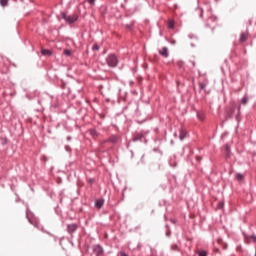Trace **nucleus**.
Masks as SVG:
<instances>
[{
	"instance_id": "f257e3e1",
	"label": "nucleus",
	"mask_w": 256,
	"mask_h": 256,
	"mask_svg": "<svg viewBox=\"0 0 256 256\" xmlns=\"http://www.w3.org/2000/svg\"><path fill=\"white\" fill-rule=\"evenodd\" d=\"M119 141H121V137H119V135L117 134H113V135H110L109 138L102 141L101 147L102 149H106V150L113 149V146L117 145Z\"/></svg>"
},
{
	"instance_id": "f03ea898",
	"label": "nucleus",
	"mask_w": 256,
	"mask_h": 256,
	"mask_svg": "<svg viewBox=\"0 0 256 256\" xmlns=\"http://www.w3.org/2000/svg\"><path fill=\"white\" fill-rule=\"evenodd\" d=\"M106 63L108 67H116L119 65V59L116 57L115 54H110L106 58Z\"/></svg>"
},
{
	"instance_id": "7ed1b4c3",
	"label": "nucleus",
	"mask_w": 256,
	"mask_h": 256,
	"mask_svg": "<svg viewBox=\"0 0 256 256\" xmlns=\"http://www.w3.org/2000/svg\"><path fill=\"white\" fill-rule=\"evenodd\" d=\"M61 17H62V19H64V21H66V23H69V25H71V23H75V21H77V19H79L77 14L67 15V13H65V12L61 13Z\"/></svg>"
},
{
	"instance_id": "20e7f679",
	"label": "nucleus",
	"mask_w": 256,
	"mask_h": 256,
	"mask_svg": "<svg viewBox=\"0 0 256 256\" xmlns=\"http://www.w3.org/2000/svg\"><path fill=\"white\" fill-rule=\"evenodd\" d=\"M26 217H27L29 223H31V225H33L34 227L39 229V220H37L35 217H33V214L29 210H27V212H26Z\"/></svg>"
},
{
	"instance_id": "39448f33",
	"label": "nucleus",
	"mask_w": 256,
	"mask_h": 256,
	"mask_svg": "<svg viewBox=\"0 0 256 256\" xmlns=\"http://www.w3.org/2000/svg\"><path fill=\"white\" fill-rule=\"evenodd\" d=\"M145 139V134L141 132H136L132 138V141L137 142V141H143Z\"/></svg>"
},
{
	"instance_id": "423d86ee",
	"label": "nucleus",
	"mask_w": 256,
	"mask_h": 256,
	"mask_svg": "<svg viewBox=\"0 0 256 256\" xmlns=\"http://www.w3.org/2000/svg\"><path fill=\"white\" fill-rule=\"evenodd\" d=\"M78 226L77 224H68L67 225V233H69L70 235H73V233H75V231H77Z\"/></svg>"
},
{
	"instance_id": "0eeeda50",
	"label": "nucleus",
	"mask_w": 256,
	"mask_h": 256,
	"mask_svg": "<svg viewBox=\"0 0 256 256\" xmlns=\"http://www.w3.org/2000/svg\"><path fill=\"white\" fill-rule=\"evenodd\" d=\"M93 253L96 256L103 255V247H101V245H94L93 246Z\"/></svg>"
},
{
	"instance_id": "6e6552de",
	"label": "nucleus",
	"mask_w": 256,
	"mask_h": 256,
	"mask_svg": "<svg viewBox=\"0 0 256 256\" xmlns=\"http://www.w3.org/2000/svg\"><path fill=\"white\" fill-rule=\"evenodd\" d=\"M159 55H161V57H169V49L167 47H163L161 50H159Z\"/></svg>"
},
{
	"instance_id": "1a4fd4ad",
	"label": "nucleus",
	"mask_w": 256,
	"mask_h": 256,
	"mask_svg": "<svg viewBox=\"0 0 256 256\" xmlns=\"http://www.w3.org/2000/svg\"><path fill=\"white\" fill-rule=\"evenodd\" d=\"M187 135H188L187 130L184 129V128H181L180 131H179L180 141H183V139H186Z\"/></svg>"
},
{
	"instance_id": "9d476101",
	"label": "nucleus",
	"mask_w": 256,
	"mask_h": 256,
	"mask_svg": "<svg viewBox=\"0 0 256 256\" xmlns=\"http://www.w3.org/2000/svg\"><path fill=\"white\" fill-rule=\"evenodd\" d=\"M211 23H217V18L215 17H210L208 20H207V27H212V29H215V26H211Z\"/></svg>"
},
{
	"instance_id": "9b49d317",
	"label": "nucleus",
	"mask_w": 256,
	"mask_h": 256,
	"mask_svg": "<svg viewBox=\"0 0 256 256\" xmlns=\"http://www.w3.org/2000/svg\"><path fill=\"white\" fill-rule=\"evenodd\" d=\"M235 106H232L228 111H227V117L229 119H233V115H235Z\"/></svg>"
},
{
	"instance_id": "f8f14e48",
	"label": "nucleus",
	"mask_w": 256,
	"mask_h": 256,
	"mask_svg": "<svg viewBox=\"0 0 256 256\" xmlns=\"http://www.w3.org/2000/svg\"><path fill=\"white\" fill-rule=\"evenodd\" d=\"M104 203H105V200H103V199H98V200H96V202H95V207H96L97 209H101V207H103Z\"/></svg>"
},
{
	"instance_id": "ddd939ff",
	"label": "nucleus",
	"mask_w": 256,
	"mask_h": 256,
	"mask_svg": "<svg viewBox=\"0 0 256 256\" xmlns=\"http://www.w3.org/2000/svg\"><path fill=\"white\" fill-rule=\"evenodd\" d=\"M197 117H198L199 121H205V112L198 111Z\"/></svg>"
},
{
	"instance_id": "4468645a",
	"label": "nucleus",
	"mask_w": 256,
	"mask_h": 256,
	"mask_svg": "<svg viewBox=\"0 0 256 256\" xmlns=\"http://www.w3.org/2000/svg\"><path fill=\"white\" fill-rule=\"evenodd\" d=\"M247 37H248L247 33H242L239 39L240 43H245V41H247Z\"/></svg>"
},
{
	"instance_id": "2eb2a0df",
	"label": "nucleus",
	"mask_w": 256,
	"mask_h": 256,
	"mask_svg": "<svg viewBox=\"0 0 256 256\" xmlns=\"http://www.w3.org/2000/svg\"><path fill=\"white\" fill-rule=\"evenodd\" d=\"M208 83H209L208 81H206V82H200V83H199L200 89H201L202 91H205V89H207Z\"/></svg>"
},
{
	"instance_id": "dca6fc26",
	"label": "nucleus",
	"mask_w": 256,
	"mask_h": 256,
	"mask_svg": "<svg viewBox=\"0 0 256 256\" xmlns=\"http://www.w3.org/2000/svg\"><path fill=\"white\" fill-rule=\"evenodd\" d=\"M240 103H241L242 105H247V103H249V97L244 96V97L240 100Z\"/></svg>"
},
{
	"instance_id": "f3484780",
	"label": "nucleus",
	"mask_w": 256,
	"mask_h": 256,
	"mask_svg": "<svg viewBox=\"0 0 256 256\" xmlns=\"http://www.w3.org/2000/svg\"><path fill=\"white\" fill-rule=\"evenodd\" d=\"M175 28V21L169 20L168 21V29H174Z\"/></svg>"
},
{
	"instance_id": "a211bd4d",
	"label": "nucleus",
	"mask_w": 256,
	"mask_h": 256,
	"mask_svg": "<svg viewBox=\"0 0 256 256\" xmlns=\"http://www.w3.org/2000/svg\"><path fill=\"white\" fill-rule=\"evenodd\" d=\"M171 250L172 251H181V249L179 248V245H177V244H172L171 245Z\"/></svg>"
},
{
	"instance_id": "6ab92c4d",
	"label": "nucleus",
	"mask_w": 256,
	"mask_h": 256,
	"mask_svg": "<svg viewBox=\"0 0 256 256\" xmlns=\"http://www.w3.org/2000/svg\"><path fill=\"white\" fill-rule=\"evenodd\" d=\"M41 53H42L43 55H48V56H51V55H52L51 50H47V49L42 50Z\"/></svg>"
},
{
	"instance_id": "aec40b11",
	"label": "nucleus",
	"mask_w": 256,
	"mask_h": 256,
	"mask_svg": "<svg viewBox=\"0 0 256 256\" xmlns=\"http://www.w3.org/2000/svg\"><path fill=\"white\" fill-rule=\"evenodd\" d=\"M8 3H9V0H0V5L2 7H7Z\"/></svg>"
},
{
	"instance_id": "412c9836",
	"label": "nucleus",
	"mask_w": 256,
	"mask_h": 256,
	"mask_svg": "<svg viewBox=\"0 0 256 256\" xmlns=\"http://www.w3.org/2000/svg\"><path fill=\"white\" fill-rule=\"evenodd\" d=\"M237 109H238V113L236 115V121H239V117L241 115V105H239Z\"/></svg>"
},
{
	"instance_id": "4be33fe9",
	"label": "nucleus",
	"mask_w": 256,
	"mask_h": 256,
	"mask_svg": "<svg viewBox=\"0 0 256 256\" xmlns=\"http://www.w3.org/2000/svg\"><path fill=\"white\" fill-rule=\"evenodd\" d=\"M236 179H237V181H243V174L237 173L236 174Z\"/></svg>"
},
{
	"instance_id": "5701e85b",
	"label": "nucleus",
	"mask_w": 256,
	"mask_h": 256,
	"mask_svg": "<svg viewBox=\"0 0 256 256\" xmlns=\"http://www.w3.org/2000/svg\"><path fill=\"white\" fill-rule=\"evenodd\" d=\"M197 253L198 256H207V252L205 250H199Z\"/></svg>"
},
{
	"instance_id": "b1692460",
	"label": "nucleus",
	"mask_w": 256,
	"mask_h": 256,
	"mask_svg": "<svg viewBox=\"0 0 256 256\" xmlns=\"http://www.w3.org/2000/svg\"><path fill=\"white\" fill-rule=\"evenodd\" d=\"M63 53H64V55H66V57H70V55H71V50L65 49Z\"/></svg>"
},
{
	"instance_id": "393cba45",
	"label": "nucleus",
	"mask_w": 256,
	"mask_h": 256,
	"mask_svg": "<svg viewBox=\"0 0 256 256\" xmlns=\"http://www.w3.org/2000/svg\"><path fill=\"white\" fill-rule=\"evenodd\" d=\"M196 13H198L200 15V17H203V9L197 8Z\"/></svg>"
},
{
	"instance_id": "a878e982",
	"label": "nucleus",
	"mask_w": 256,
	"mask_h": 256,
	"mask_svg": "<svg viewBox=\"0 0 256 256\" xmlns=\"http://www.w3.org/2000/svg\"><path fill=\"white\" fill-rule=\"evenodd\" d=\"M92 49H93V51H99V45L94 44Z\"/></svg>"
},
{
	"instance_id": "bb28decb",
	"label": "nucleus",
	"mask_w": 256,
	"mask_h": 256,
	"mask_svg": "<svg viewBox=\"0 0 256 256\" xmlns=\"http://www.w3.org/2000/svg\"><path fill=\"white\" fill-rule=\"evenodd\" d=\"M90 134L92 135V137H96L97 136V131L90 130Z\"/></svg>"
},
{
	"instance_id": "cd10ccee",
	"label": "nucleus",
	"mask_w": 256,
	"mask_h": 256,
	"mask_svg": "<svg viewBox=\"0 0 256 256\" xmlns=\"http://www.w3.org/2000/svg\"><path fill=\"white\" fill-rule=\"evenodd\" d=\"M87 2L89 3V5H95V0H87Z\"/></svg>"
},
{
	"instance_id": "c85d7f7f",
	"label": "nucleus",
	"mask_w": 256,
	"mask_h": 256,
	"mask_svg": "<svg viewBox=\"0 0 256 256\" xmlns=\"http://www.w3.org/2000/svg\"><path fill=\"white\" fill-rule=\"evenodd\" d=\"M250 239H252L253 243H256V236H255V235H252V236L250 237Z\"/></svg>"
},
{
	"instance_id": "c756f323",
	"label": "nucleus",
	"mask_w": 256,
	"mask_h": 256,
	"mask_svg": "<svg viewBox=\"0 0 256 256\" xmlns=\"http://www.w3.org/2000/svg\"><path fill=\"white\" fill-rule=\"evenodd\" d=\"M67 140H68V141H71V137H70V136H68V137H67Z\"/></svg>"
},
{
	"instance_id": "7c9ffc66",
	"label": "nucleus",
	"mask_w": 256,
	"mask_h": 256,
	"mask_svg": "<svg viewBox=\"0 0 256 256\" xmlns=\"http://www.w3.org/2000/svg\"><path fill=\"white\" fill-rule=\"evenodd\" d=\"M127 29H131V26H130V25H127Z\"/></svg>"
},
{
	"instance_id": "2f4dec72",
	"label": "nucleus",
	"mask_w": 256,
	"mask_h": 256,
	"mask_svg": "<svg viewBox=\"0 0 256 256\" xmlns=\"http://www.w3.org/2000/svg\"><path fill=\"white\" fill-rule=\"evenodd\" d=\"M192 65H193V67H195V62L194 61H192Z\"/></svg>"
},
{
	"instance_id": "473e14b6",
	"label": "nucleus",
	"mask_w": 256,
	"mask_h": 256,
	"mask_svg": "<svg viewBox=\"0 0 256 256\" xmlns=\"http://www.w3.org/2000/svg\"><path fill=\"white\" fill-rule=\"evenodd\" d=\"M226 151H229V146H226Z\"/></svg>"
},
{
	"instance_id": "72a5a7b5",
	"label": "nucleus",
	"mask_w": 256,
	"mask_h": 256,
	"mask_svg": "<svg viewBox=\"0 0 256 256\" xmlns=\"http://www.w3.org/2000/svg\"><path fill=\"white\" fill-rule=\"evenodd\" d=\"M121 256H127V254H125V253H122V254H121Z\"/></svg>"
},
{
	"instance_id": "f704fd0d",
	"label": "nucleus",
	"mask_w": 256,
	"mask_h": 256,
	"mask_svg": "<svg viewBox=\"0 0 256 256\" xmlns=\"http://www.w3.org/2000/svg\"><path fill=\"white\" fill-rule=\"evenodd\" d=\"M183 65V63L180 62L179 66L181 67Z\"/></svg>"
}]
</instances>
